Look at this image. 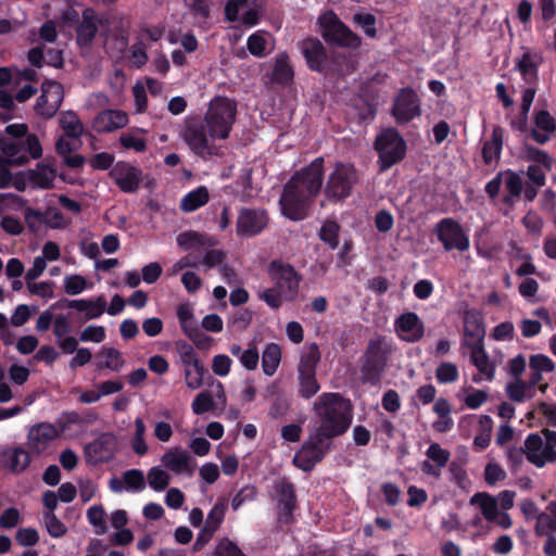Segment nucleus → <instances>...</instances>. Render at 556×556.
<instances>
[{
  "label": "nucleus",
  "mask_w": 556,
  "mask_h": 556,
  "mask_svg": "<svg viewBox=\"0 0 556 556\" xmlns=\"http://www.w3.org/2000/svg\"><path fill=\"white\" fill-rule=\"evenodd\" d=\"M505 455L507 458L509 470L513 473H517L523 464V459L527 458V460L529 462L530 451L527 447V439L525 440L523 446H507L505 450Z\"/></svg>",
  "instance_id": "obj_36"
},
{
  "label": "nucleus",
  "mask_w": 556,
  "mask_h": 556,
  "mask_svg": "<svg viewBox=\"0 0 556 556\" xmlns=\"http://www.w3.org/2000/svg\"><path fill=\"white\" fill-rule=\"evenodd\" d=\"M176 243L186 251L201 253L205 245L204 236L195 231H185L176 238Z\"/></svg>",
  "instance_id": "obj_39"
},
{
  "label": "nucleus",
  "mask_w": 556,
  "mask_h": 556,
  "mask_svg": "<svg viewBox=\"0 0 556 556\" xmlns=\"http://www.w3.org/2000/svg\"><path fill=\"white\" fill-rule=\"evenodd\" d=\"M227 510V501L225 498H218L214 504L210 513L207 514L204 527L216 531L222 522L224 521Z\"/></svg>",
  "instance_id": "obj_44"
},
{
  "label": "nucleus",
  "mask_w": 556,
  "mask_h": 556,
  "mask_svg": "<svg viewBox=\"0 0 556 556\" xmlns=\"http://www.w3.org/2000/svg\"><path fill=\"white\" fill-rule=\"evenodd\" d=\"M64 426L58 428L50 422H39L33 426L27 433V447L36 456L46 453L54 440L61 437Z\"/></svg>",
  "instance_id": "obj_17"
},
{
  "label": "nucleus",
  "mask_w": 556,
  "mask_h": 556,
  "mask_svg": "<svg viewBox=\"0 0 556 556\" xmlns=\"http://www.w3.org/2000/svg\"><path fill=\"white\" fill-rule=\"evenodd\" d=\"M87 519L89 523L96 528L97 534H104L108 531L105 523V511L102 505L90 506L87 510Z\"/></svg>",
  "instance_id": "obj_47"
},
{
  "label": "nucleus",
  "mask_w": 556,
  "mask_h": 556,
  "mask_svg": "<svg viewBox=\"0 0 556 556\" xmlns=\"http://www.w3.org/2000/svg\"><path fill=\"white\" fill-rule=\"evenodd\" d=\"M134 434L131 438V448L135 454L142 456L148 453V444L146 442L147 428L141 418H136L134 422Z\"/></svg>",
  "instance_id": "obj_40"
},
{
  "label": "nucleus",
  "mask_w": 556,
  "mask_h": 556,
  "mask_svg": "<svg viewBox=\"0 0 556 556\" xmlns=\"http://www.w3.org/2000/svg\"><path fill=\"white\" fill-rule=\"evenodd\" d=\"M526 157L528 161L538 163L545 167L547 170L552 169L553 160L547 152L536 147L526 144L525 146Z\"/></svg>",
  "instance_id": "obj_54"
},
{
  "label": "nucleus",
  "mask_w": 556,
  "mask_h": 556,
  "mask_svg": "<svg viewBox=\"0 0 556 556\" xmlns=\"http://www.w3.org/2000/svg\"><path fill=\"white\" fill-rule=\"evenodd\" d=\"M128 115L122 110H103L99 112L92 122V128L99 134L112 132L128 124Z\"/></svg>",
  "instance_id": "obj_23"
},
{
  "label": "nucleus",
  "mask_w": 556,
  "mask_h": 556,
  "mask_svg": "<svg viewBox=\"0 0 556 556\" xmlns=\"http://www.w3.org/2000/svg\"><path fill=\"white\" fill-rule=\"evenodd\" d=\"M106 299L104 295H99L97 298L91 299H76L68 300L62 299L54 303L52 307L54 308H73L78 312L85 313L86 320L97 319L103 315L106 309Z\"/></svg>",
  "instance_id": "obj_20"
},
{
  "label": "nucleus",
  "mask_w": 556,
  "mask_h": 556,
  "mask_svg": "<svg viewBox=\"0 0 556 556\" xmlns=\"http://www.w3.org/2000/svg\"><path fill=\"white\" fill-rule=\"evenodd\" d=\"M320 34L330 47H338L355 51L362 46V37L353 31L340 17L329 10L319 18Z\"/></svg>",
  "instance_id": "obj_7"
},
{
  "label": "nucleus",
  "mask_w": 556,
  "mask_h": 556,
  "mask_svg": "<svg viewBox=\"0 0 556 556\" xmlns=\"http://www.w3.org/2000/svg\"><path fill=\"white\" fill-rule=\"evenodd\" d=\"M29 450L22 446L7 447L0 452V468L13 473L23 472L30 464Z\"/></svg>",
  "instance_id": "obj_24"
},
{
  "label": "nucleus",
  "mask_w": 556,
  "mask_h": 556,
  "mask_svg": "<svg viewBox=\"0 0 556 556\" xmlns=\"http://www.w3.org/2000/svg\"><path fill=\"white\" fill-rule=\"evenodd\" d=\"M207 374V370L203 365L201 366H191L185 367V379L186 383L191 389H198L202 386L204 376Z\"/></svg>",
  "instance_id": "obj_56"
},
{
  "label": "nucleus",
  "mask_w": 556,
  "mask_h": 556,
  "mask_svg": "<svg viewBox=\"0 0 556 556\" xmlns=\"http://www.w3.org/2000/svg\"><path fill=\"white\" fill-rule=\"evenodd\" d=\"M101 23L102 20L93 9H85L81 14V22L77 27V43L80 47H88L98 33V26Z\"/></svg>",
  "instance_id": "obj_25"
},
{
  "label": "nucleus",
  "mask_w": 556,
  "mask_h": 556,
  "mask_svg": "<svg viewBox=\"0 0 556 556\" xmlns=\"http://www.w3.org/2000/svg\"><path fill=\"white\" fill-rule=\"evenodd\" d=\"M471 350L470 361L480 374L488 380H493L495 366L490 362V357L484 349V343L467 346Z\"/></svg>",
  "instance_id": "obj_28"
},
{
  "label": "nucleus",
  "mask_w": 556,
  "mask_h": 556,
  "mask_svg": "<svg viewBox=\"0 0 556 556\" xmlns=\"http://www.w3.org/2000/svg\"><path fill=\"white\" fill-rule=\"evenodd\" d=\"M147 481L153 490L163 491L169 483V475L160 466H155L148 471Z\"/></svg>",
  "instance_id": "obj_50"
},
{
  "label": "nucleus",
  "mask_w": 556,
  "mask_h": 556,
  "mask_svg": "<svg viewBox=\"0 0 556 556\" xmlns=\"http://www.w3.org/2000/svg\"><path fill=\"white\" fill-rule=\"evenodd\" d=\"M533 123L535 128L547 134L556 130V121L546 110H538L533 113Z\"/></svg>",
  "instance_id": "obj_53"
},
{
  "label": "nucleus",
  "mask_w": 556,
  "mask_h": 556,
  "mask_svg": "<svg viewBox=\"0 0 556 556\" xmlns=\"http://www.w3.org/2000/svg\"><path fill=\"white\" fill-rule=\"evenodd\" d=\"M197 468L195 459L187 452L176 447V475L192 476Z\"/></svg>",
  "instance_id": "obj_48"
},
{
  "label": "nucleus",
  "mask_w": 556,
  "mask_h": 556,
  "mask_svg": "<svg viewBox=\"0 0 556 556\" xmlns=\"http://www.w3.org/2000/svg\"><path fill=\"white\" fill-rule=\"evenodd\" d=\"M504 131L501 126H495L492 130L491 140L485 141L482 147V159L485 164H491L500 159L503 149Z\"/></svg>",
  "instance_id": "obj_31"
},
{
  "label": "nucleus",
  "mask_w": 556,
  "mask_h": 556,
  "mask_svg": "<svg viewBox=\"0 0 556 556\" xmlns=\"http://www.w3.org/2000/svg\"><path fill=\"white\" fill-rule=\"evenodd\" d=\"M374 148L378 153L380 170H387L400 163L406 155V141L397 129L387 128L375 140Z\"/></svg>",
  "instance_id": "obj_11"
},
{
  "label": "nucleus",
  "mask_w": 556,
  "mask_h": 556,
  "mask_svg": "<svg viewBox=\"0 0 556 556\" xmlns=\"http://www.w3.org/2000/svg\"><path fill=\"white\" fill-rule=\"evenodd\" d=\"M426 455L431 459L438 467H445L450 459V452L442 448L438 443H431L426 452Z\"/></svg>",
  "instance_id": "obj_59"
},
{
  "label": "nucleus",
  "mask_w": 556,
  "mask_h": 556,
  "mask_svg": "<svg viewBox=\"0 0 556 556\" xmlns=\"http://www.w3.org/2000/svg\"><path fill=\"white\" fill-rule=\"evenodd\" d=\"M359 182V173L351 163L336 162L324 188L325 197L332 203L343 202L352 195Z\"/></svg>",
  "instance_id": "obj_8"
},
{
  "label": "nucleus",
  "mask_w": 556,
  "mask_h": 556,
  "mask_svg": "<svg viewBox=\"0 0 556 556\" xmlns=\"http://www.w3.org/2000/svg\"><path fill=\"white\" fill-rule=\"evenodd\" d=\"M191 407L195 415H203L213 410L215 408L213 394L207 390L198 393L191 404Z\"/></svg>",
  "instance_id": "obj_52"
},
{
  "label": "nucleus",
  "mask_w": 556,
  "mask_h": 556,
  "mask_svg": "<svg viewBox=\"0 0 556 556\" xmlns=\"http://www.w3.org/2000/svg\"><path fill=\"white\" fill-rule=\"evenodd\" d=\"M390 351L391 349L384 337L369 340L361 367L364 383L376 386L380 382L387 367Z\"/></svg>",
  "instance_id": "obj_9"
},
{
  "label": "nucleus",
  "mask_w": 556,
  "mask_h": 556,
  "mask_svg": "<svg viewBox=\"0 0 556 556\" xmlns=\"http://www.w3.org/2000/svg\"><path fill=\"white\" fill-rule=\"evenodd\" d=\"M15 541L24 547L35 546L39 542V532L35 528H21L16 531Z\"/></svg>",
  "instance_id": "obj_61"
},
{
  "label": "nucleus",
  "mask_w": 556,
  "mask_h": 556,
  "mask_svg": "<svg viewBox=\"0 0 556 556\" xmlns=\"http://www.w3.org/2000/svg\"><path fill=\"white\" fill-rule=\"evenodd\" d=\"M210 201V193L205 186H199L191 190L180 200V210L185 213L194 212Z\"/></svg>",
  "instance_id": "obj_30"
},
{
  "label": "nucleus",
  "mask_w": 556,
  "mask_h": 556,
  "mask_svg": "<svg viewBox=\"0 0 556 556\" xmlns=\"http://www.w3.org/2000/svg\"><path fill=\"white\" fill-rule=\"evenodd\" d=\"M320 361L319 348L312 343L308 349L301 354L298 364V395L303 400H311L320 390V383L316 378L317 365Z\"/></svg>",
  "instance_id": "obj_10"
},
{
  "label": "nucleus",
  "mask_w": 556,
  "mask_h": 556,
  "mask_svg": "<svg viewBox=\"0 0 556 556\" xmlns=\"http://www.w3.org/2000/svg\"><path fill=\"white\" fill-rule=\"evenodd\" d=\"M294 72L289 62V55L286 52L279 53L276 58L271 80L280 86H289L293 83Z\"/></svg>",
  "instance_id": "obj_29"
},
{
  "label": "nucleus",
  "mask_w": 556,
  "mask_h": 556,
  "mask_svg": "<svg viewBox=\"0 0 556 556\" xmlns=\"http://www.w3.org/2000/svg\"><path fill=\"white\" fill-rule=\"evenodd\" d=\"M268 224L265 210L242 208L237 219V235L239 237H254L261 233Z\"/></svg>",
  "instance_id": "obj_18"
},
{
  "label": "nucleus",
  "mask_w": 556,
  "mask_h": 556,
  "mask_svg": "<svg viewBox=\"0 0 556 556\" xmlns=\"http://www.w3.org/2000/svg\"><path fill=\"white\" fill-rule=\"evenodd\" d=\"M268 276L274 286L257 293L271 309H279L285 302H294L299 296L302 276L295 268L280 260H274L268 265Z\"/></svg>",
  "instance_id": "obj_4"
},
{
  "label": "nucleus",
  "mask_w": 556,
  "mask_h": 556,
  "mask_svg": "<svg viewBox=\"0 0 556 556\" xmlns=\"http://www.w3.org/2000/svg\"><path fill=\"white\" fill-rule=\"evenodd\" d=\"M529 366L531 370H536L539 372H552L555 369L554 362L544 354L531 355Z\"/></svg>",
  "instance_id": "obj_64"
},
{
  "label": "nucleus",
  "mask_w": 556,
  "mask_h": 556,
  "mask_svg": "<svg viewBox=\"0 0 556 556\" xmlns=\"http://www.w3.org/2000/svg\"><path fill=\"white\" fill-rule=\"evenodd\" d=\"M353 23L361 27L364 34L369 38L377 37V18L371 13H355L352 17Z\"/></svg>",
  "instance_id": "obj_49"
},
{
  "label": "nucleus",
  "mask_w": 556,
  "mask_h": 556,
  "mask_svg": "<svg viewBox=\"0 0 556 556\" xmlns=\"http://www.w3.org/2000/svg\"><path fill=\"white\" fill-rule=\"evenodd\" d=\"M316 418L313 431L329 440L344 434L353 421V405L338 392H324L313 403Z\"/></svg>",
  "instance_id": "obj_3"
},
{
  "label": "nucleus",
  "mask_w": 556,
  "mask_h": 556,
  "mask_svg": "<svg viewBox=\"0 0 556 556\" xmlns=\"http://www.w3.org/2000/svg\"><path fill=\"white\" fill-rule=\"evenodd\" d=\"M236 116V101L217 96L211 100L204 117L195 116L186 119L184 139L197 154H213L215 141L229 137Z\"/></svg>",
  "instance_id": "obj_1"
},
{
  "label": "nucleus",
  "mask_w": 556,
  "mask_h": 556,
  "mask_svg": "<svg viewBox=\"0 0 556 556\" xmlns=\"http://www.w3.org/2000/svg\"><path fill=\"white\" fill-rule=\"evenodd\" d=\"M541 433L545 438V443L538 432L527 435L529 463L536 468H543L546 464L556 462V431L544 428Z\"/></svg>",
  "instance_id": "obj_12"
},
{
  "label": "nucleus",
  "mask_w": 556,
  "mask_h": 556,
  "mask_svg": "<svg viewBox=\"0 0 556 556\" xmlns=\"http://www.w3.org/2000/svg\"><path fill=\"white\" fill-rule=\"evenodd\" d=\"M281 362V349L277 343H269L262 354V368L266 376H273Z\"/></svg>",
  "instance_id": "obj_34"
},
{
  "label": "nucleus",
  "mask_w": 556,
  "mask_h": 556,
  "mask_svg": "<svg viewBox=\"0 0 556 556\" xmlns=\"http://www.w3.org/2000/svg\"><path fill=\"white\" fill-rule=\"evenodd\" d=\"M435 377L440 383H452L458 379L459 372L455 364L444 362L437 367Z\"/></svg>",
  "instance_id": "obj_55"
},
{
  "label": "nucleus",
  "mask_w": 556,
  "mask_h": 556,
  "mask_svg": "<svg viewBox=\"0 0 556 556\" xmlns=\"http://www.w3.org/2000/svg\"><path fill=\"white\" fill-rule=\"evenodd\" d=\"M506 394L509 400L521 403L526 399H531L534 392H531L526 381L521 378L515 379L514 381L507 383L505 388Z\"/></svg>",
  "instance_id": "obj_42"
},
{
  "label": "nucleus",
  "mask_w": 556,
  "mask_h": 556,
  "mask_svg": "<svg viewBox=\"0 0 556 556\" xmlns=\"http://www.w3.org/2000/svg\"><path fill=\"white\" fill-rule=\"evenodd\" d=\"M394 330L402 341L415 343L424 338L425 324L415 312H406L395 318Z\"/></svg>",
  "instance_id": "obj_19"
},
{
  "label": "nucleus",
  "mask_w": 556,
  "mask_h": 556,
  "mask_svg": "<svg viewBox=\"0 0 556 556\" xmlns=\"http://www.w3.org/2000/svg\"><path fill=\"white\" fill-rule=\"evenodd\" d=\"M277 501L278 521L285 525L293 522V513L298 507L294 484L286 477H281L273 485Z\"/></svg>",
  "instance_id": "obj_14"
},
{
  "label": "nucleus",
  "mask_w": 556,
  "mask_h": 556,
  "mask_svg": "<svg viewBox=\"0 0 556 556\" xmlns=\"http://www.w3.org/2000/svg\"><path fill=\"white\" fill-rule=\"evenodd\" d=\"M214 556H245V554L235 542L228 538H223L216 545Z\"/></svg>",
  "instance_id": "obj_63"
},
{
  "label": "nucleus",
  "mask_w": 556,
  "mask_h": 556,
  "mask_svg": "<svg viewBox=\"0 0 556 556\" xmlns=\"http://www.w3.org/2000/svg\"><path fill=\"white\" fill-rule=\"evenodd\" d=\"M0 149L13 165H23L29 157L39 159L42 148L36 135H27L25 124H11L0 132Z\"/></svg>",
  "instance_id": "obj_6"
},
{
  "label": "nucleus",
  "mask_w": 556,
  "mask_h": 556,
  "mask_svg": "<svg viewBox=\"0 0 556 556\" xmlns=\"http://www.w3.org/2000/svg\"><path fill=\"white\" fill-rule=\"evenodd\" d=\"M55 179V170L43 163L38 164L36 168L30 170L29 180L41 189H49L52 187Z\"/></svg>",
  "instance_id": "obj_35"
},
{
  "label": "nucleus",
  "mask_w": 556,
  "mask_h": 556,
  "mask_svg": "<svg viewBox=\"0 0 556 556\" xmlns=\"http://www.w3.org/2000/svg\"><path fill=\"white\" fill-rule=\"evenodd\" d=\"M433 233L446 252L453 250L466 252L470 248L468 233L463 226L452 217H445L439 220L433 228Z\"/></svg>",
  "instance_id": "obj_13"
},
{
  "label": "nucleus",
  "mask_w": 556,
  "mask_h": 556,
  "mask_svg": "<svg viewBox=\"0 0 556 556\" xmlns=\"http://www.w3.org/2000/svg\"><path fill=\"white\" fill-rule=\"evenodd\" d=\"M331 440L312 431L300 448V452L316 465L325 458L327 452L331 448Z\"/></svg>",
  "instance_id": "obj_26"
},
{
  "label": "nucleus",
  "mask_w": 556,
  "mask_h": 556,
  "mask_svg": "<svg viewBox=\"0 0 556 556\" xmlns=\"http://www.w3.org/2000/svg\"><path fill=\"white\" fill-rule=\"evenodd\" d=\"M299 49L312 72L324 74L325 76L339 77L354 71V66L348 55L342 52H331L328 54L324 43L316 37L303 39L299 42Z\"/></svg>",
  "instance_id": "obj_5"
},
{
  "label": "nucleus",
  "mask_w": 556,
  "mask_h": 556,
  "mask_svg": "<svg viewBox=\"0 0 556 556\" xmlns=\"http://www.w3.org/2000/svg\"><path fill=\"white\" fill-rule=\"evenodd\" d=\"M105 338V328L103 326L90 325L81 331L79 341L101 343Z\"/></svg>",
  "instance_id": "obj_58"
},
{
  "label": "nucleus",
  "mask_w": 556,
  "mask_h": 556,
  "mask_svg": "<svg viewBox=\"0 0 556 556\" xmlns=\"http://www.w3.org/2000/svg\"><path fill=\"white\" fill-rule=\"evenodd\" d=\"M42 522L52 538H62L67 532L66 526L52 511L45 513Z\"/></svg>",
  "instance_id": "obj_51"
},
{
  "label": "nucleus",
  "mask_w": 556,
  "mask_h": 556,
  "mask_svg": "<svg viewBox=\"0 0 556 556\" xmlns=\"http://www.w3.org/2000/svg\"><path fill=\"white\" fill-rule=\"evenodd\" d=\"M91 287L92 283L88 282L84 276L78 274L66 275L63 279V288L68 295H78Z\"/></svg>",
  "instance_id": "obj_43"
},
{
  "label": "nucleus",
  "mask_w": 556,
  "mask_h": 556,
  "mask_svg": "<svg viewBox=\"0 0 556 556\" xmlns=\"http://www.w3.org/2000/svg\"><path fill=\"white\" fill-rule=\"evenodd\" d=\"M225 253L220 250H207L202 258L199 260V256L188 255L179 261V268H184L187 266L195 267L198 264L202 263L207 268H213L217 265H222L225 261Z\"/></svg>",
  "instance_id": "obj_32"
},
{
  "label": "nucleus",
  "mask_w": 556,
  "mask_h": 556,
  "mask_svg": "<svg viewBox=\"0 0 556 556\" xmlns=\"http://www.w3.org/2000/svg\"><path fill=\"white\" fill-rule=\"evenodd\" d=\"M541 62L542 56L531 51L523 52L521 58L516 62L517 70L528 85H535L538 83Z\"/></svg>",
  "instance_id": "obj_27"
},
{
  "label": "nucleus",
  "mask_w": 556,
  "mask_h": 556,
  "mask_svg": "<svg viewBox=\"0 0 556 556\" xmlns=\"http://www.w3.org/2000/svg\"><path fill=\"white\" fill-rule=\"evenodd\" d=\"M339 224L337 222L329 220L321 226L319 230V238L321 241L327 243L330 249L334 250L339 247Z\"/></svg>",
  "instance_id": "obj_46"
},
{
  "label": "nucleus",
  "mask_w": 556,
  "mask_h": 556,
  "mask_svg": "<svg viewBox=\"0 0 556 556\" xmlns=\"http://www.w3.org/2000/svg\"><path fill=\"white\" fill-rule=\"evenodd\" d=\"M323 180V157L315 159L307 166L295 172L283 186L279 200L283 216L294 222L304 219L312 202L320 192Z\"/></svg>",
  "instance_id": "obj_2"
},
{
  "label": "nucleus",
  "mask_w": 556,
  "mask_h": 556,
  "mask_svg": "<svg viewBox=\"0 0 556 556\" xmlns=\"http://www.w3.org/2000/svg\"><path fill=\"white\" fill-rule=\"evenodd\" d=\"M111 177L122 191L131 193L138 189L142 173L127 163H117L111 170Z\"/></svg>",
  "instance_id": "obj_22"
},
{
  "label": "nucleus",
  "mask_w": 556,
  "mask_h": 556,
  "mask_svg": "<svg viewBox=\"0 0 556 556\" xmlns=\"http://www.w3.org/2000/svg\"><path fill=\"white\" fill-rule=\"evenodd\" d=\"M64 99V90L55 80H45L41 84V94L34 105L35 113L43 119L52 118L59 111Z\"/></svg>",
  "instance_id": "obj_15"
},
{
  "label": "nucleus",
  "mask_w": 556,
  "mask_h": 556,
  "mask_svg": "<svg viewBox=\"0 0 556 556\" xmlns=\"http://www.w3.org/2000/svg\"><path fill=\"white\" fill-rule=\"evenodd\" d=\"M266 39L257 33L250 35L247 41L249 52L256 58L266 55Z\"/></svg>",
  "instance_id": "obj_62"
},
{
  "label": "nucleus",
  "mask_w": 556,
  "mask_h": 556,
  "mask_svg": "<svg viewBox=\"0 0 556 556\" xmlns=\"http://www.w3.org/2000/svg\"><path fill=\"white\" fill-rule=\"evenodd\" d=\"M60 126L65 135L74 138H80L84 132V124L78 115L73 111L63 112L60 116Z\"/></svg>",
  "instance_id": "obj_37"
},
{
  "label": "nucleus",
  "mask_w": 556,
  "mask_h": 556,
  "mask_svg": "<svg viewBox=\"0 0 556 556\" xmlns=\"http://www.w3.org/2000/svg\"><path fill=\"white\" fill-rule=\"evenodd\" d=\"M391 114L397 124H406L420 116V99L412 87H404L394 97Z\"/></svg>",
  "instance_id": "obj_16"
},
{
  "label": "nucleus",
  "mask_w": 556,
  "mask_h": 556,
  "mask_svg": "<svg viewBox=\"0 0 556 556\" xmlns=\"http://www.w3.org/2000/svg\"><path fill=\"white\" fill-rule=\"evenodd\" d=\"M144 132L146 130L140 128L124 132L119 137V142L125 149L143 152L147 149V142L140 134Z\"/></svg>",
  "instance_id": "obj_41"
},
{
  "label": "nucleus",
  "mask_w": 556,
  "mask_h": 556,
  "mask_svg": "<svg viewBox=\"0 0 556 556\" xmlns=\"http://www.w3.org/2000/svg\"><path fill=\"white\" fill-rule=\"evenodd\" d=\"M257 489L254 485H245L232 497L231 508L238 510L244 503L252 502L256 498Z\"/></svg>",
  "instance_id": "obj_57"
},
{
  "label": "nucleus",
  "mask_w": 556,
  "mask_h": 556,
  "mask_svg": "<svg viewBox=\"0 0 556 556\" xmlns=\"http://www.w3.org/2000/svg\"><path fill=\"white\" fill-rule=\"evenodd\" d=\"M125 489L128 492H141L146 488V478L141 470L129 469L123 473Z\"/></svg>",
  "instance_id": "obj_45"
},
{
  "label": "nucleus",
  "mask_w": 556,
  "mask_h": 556,
  "mask_svg": "<svg viewBox=\"0 0 556 556\" xmlns=\"http://www.w3.org/2000/svg\"><path fill=\"white\" fill-rule=\"evenodd\" d=\"M470 504H478L481 509V514L488 521L496 520L498 516V505L494 496L486 492H479L470 498Z\"/></svg>",
  "instance_id": "obj_33"
},
{
  "label": "nucleus",
  "mask_w": 556,
  "mask_h": 556,
  "mask_svg": "<svg viewBox=\"0 0 556 556\" xmlns=\"http://www.w3.org/2000/svg\"><path fill=\"white\" fill-rule=\"evenodd\" d=\"M98 358L101 359L99 363V368H108L112 371H119L124 366L122 354L113 348L104 346L98 354Z\"/></svg>",
  "instance_id": "obj_38"
},
{
  "label": "nucleus",
  "mask_w": 556,
  "mask_h": 556,
  "mask_svg": "<svg viewBox=\"0 0 556 556\" xmlns=\"http://www.w3.org/2000/svg\"><path fill=\"white\" fill-rule=\"evenodd\" d=\"M176 350L179 352L185 367H194L203 365L198 358V355L195 354L191 345L187 343L176 342Z\"/></svg>",
  "instance_id": "obj_60"
},
{
  "label": "nucleus",
  "mask_w": 556,
  "mask_h": 556,
  "mask_svg": "<svg viewBox=\"0 0 556 556\" xmlns=\"http://www.w3.org/2000/svg\"><path fill=\"white\" fill-rule=\"evenodd\" d=\"M464 340L462 345L467 348L484 343L485 326L481 312L477 308H469L464 312Z\"/></svg>",
  "instance_id": "obj_21"
}]
</instances>
